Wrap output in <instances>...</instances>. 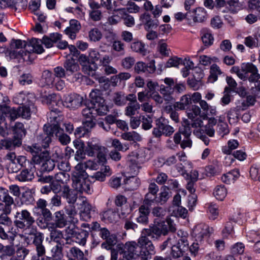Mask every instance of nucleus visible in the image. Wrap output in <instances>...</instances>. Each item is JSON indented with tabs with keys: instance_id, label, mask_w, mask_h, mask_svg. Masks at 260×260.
Masks as SVG:
<instances>
[{
	"instance_id": "obj_1",
	"label": "nucleus",
	"mask_w": 260,
	"mask_h": 260,
	"mask_svg": "<svg viewBox=\"0 0 260 260\" xmlns=\"http://www.w3.org/2000/svg\"><path fill=\"white\" fill-rule=\"evenodd\" d=\"M168 234L166 227L160 228L157 225H149L148 228L143 229L138 243L132 241L126 242L125 245L118 244V249L123 253V257L126 260L141 257L146 260L150 258L155 253V247L148 237L153 240H158L161 235Z\"/></svg>"
},
{
	"instance_id": "obj_2",
	"label": "nucleus",
	"mask_w": 260,
	"mask_h": 260,
	"mask_svg": "<svg viewBox=\"0 0 260 260\" xmlns=\"http://www.w3.org/2000/svg\"><path fill=\"white\" fill-rule=\"evenodd\" d=\"M53 73L54 74L48 70L44 71L41 77V84L58 91L62 90L66 86L65 82L62 79L66 76V71L62 67L58 66L53 69Z\"/></svg>"
},
{
	"instance_id": "obj_3",
	"label": "nucleus",
	"mask_w": 260,
	"mask_h": 260,
	"mask_svg": "<svg viewBox=\"0 0 260 260\" xmlns=\"http://www.w3.org/2000/svg\"><path fill=\"white\" fill-rule=\"evenodd\" d=\"M28 43L21 40L13 39L10 44L9 55L12 59H18L19 61L31 62L34 58H31L30 51H28Z\"/></svg>"
},
{
	"instance_id": "obj_4",
	"label": "nucleus",
	"mask_w": 260,
	"mask_h": 260,
	"mask_svg": "<svg viewBox=\"0 0 260 260\" xmlns=\"http://www.w3.org/2000/svg\"><path fill=\"white\" fill-rule=\"evenodd\" d=\"M62 131L61 128L57 124H53L51 125H45L44 126V133L37 137V143L33 145L34 149H36V153L41 151L42 148H46L51 143L54 135L57 134Z\"/></svg>"
},
{
	"instance_id": "obj_5",
	"label": "nucleus",
	"mask_w": 260,
	"mask_h": 260,
	"mask_svg": "<svg viewBox=\"0 0 260 260\" xmlns=\"http://www.w3.org/2000/svg\"><path fill=\"white\" fill-rule=\"evenodd\" d=\"M177 236L178 238L177 241L175 240L174 238L173 242H171V245H172V255L175 258L180 257L182 255V252L187 250L189 248L187 232L182 230H179L177 232Z\"/></svg>"
},
{
	"instance_id": "obj_6",
	"label": "nucleus",
	"mask_w": 260,
	"mask_h": 260,
	"mask_svg": "<svg viewBox=\"0 0 260 260\" xmlns=\"http://www.w3.org/2000/svg\"><path fill=\"white\" fill-rule=\"evenodd\" d=\"M191 130L189 124L185 123L180 127L178 132L174 136L173 140L176 145L180 144L182 149L191 148L192 141L190 139Z\"/></svg>"
},
{
	"instance_id": "obj_7",
	"label": "nucleus",
	"mask_w": 260,
	"mask_h": 260,
	"mask_svg": "<svg viewBox=\"0 0 260 260\" xmlns=\"http://www.w3.org/2000/svg\"><path fill=\"white\" fill-rule=\"evenodd\" d=\"M89 98L91 103L99 115H103L107 113L109 108L100 90L92 89L89 94Z\"/></svg>"
},
{
	"instance_id": "obj_8",
	"label": "nucleus",
	"mask_w": 260,
	"mask_h": 260,
	"mask_svg": "<svg viewBox=\"0 0 260 260\" xmlns=\"http://www.w3.org/2000/svg\"><path fill=\"white\" fill-rule=\"evenodd\" d=\"M89 98L91 103L99 115H103L107 113L109 108L100 90L92 89L89 94Z\"/></svg>"
},
{
	"instance_id": "obj_9",
	"label": "nucleus",
	"mask_w": 260,
	"mask_h": 260,
	"mask_svg": "<svg viewBox=\"0 0 260 260\" xmlns=\"http://www.w3.org/2000/svg\"><path fill=\"white\" fill-rule=\"evenodd\" d=\"M15 225L20 229L30 228L35 222L31 213L26 209L17 211L14 214Z\"/></svg>"
},
{
	"instance_id": "obj_10",
	"label": "nucleus",
	"mask_w": 260,
	"mask_h": 260,
	"mask_svg": "<svg viewBox=\"0 0 260 260\" xmlns=\"http://www.w3.org/2000/svg\"><path fill=\"white\" fill-rule=\"evenodd\" d=\"M206 12L203 8H197L188 12L187 23L190 25H194L197 23L202 22L206 19Z\"/></svg>"
},
{
	"instance_id": "obj_11",
	"label": "nucleus",
	"mask_w": 260,
	"mask_h": 260,
	"mask_svg": "<svg viewBox=\"0 0 260 260\" xmlns=\"http://www.w3.org/2000/svg\"><path fill=\"white\" fill-rule=\"evenodd\" d=\"M72 186L77 191L90 193V182L87 178L72 176Z\"/></svg>"
},
{
	"instance_id": "obj_12",
	"label": "nucleus",
	"mask_w": 260,
	"mask_h": 260,
	"mask_svg": "<svg viewBox=\"0 0 260 260\" xmlns=\"http://www.w3.org/2000/svg\"><path fill=\"white\" fill-rule=\"evenodd\" d=\"M88 56L92 63H98L100 66L110 63L112 60V57L109 55H103L95 49L89 50Z\"/></svg>"
},
{
	"instance_id": "obj_13",
	"label": "nucleus",
	"mask_w": 260,
	"mask_h": 260,
	"mask_svg": "<svg viewBox=\"0 0 260 260\" xmlns=\"http://www.w3.org/2000/svg\"><path fill=\"white\" fill-rule=\"evenodd\" d=\"M174 132V129L172 126L159 119L156 121V126L153 128L152 134L155 137H160L162 135L170 136Z\"/></svg>"
},
{
	"instance_id": "obj_14",
	"label": "nucleus",
	"mask_w": 260,
	"mask_h": 260,
	"mask_svg": "<svg viewBox=\"0 0 260 260\" xmlns=\"http://www.w3.org/2000/svg\"><path fill=\"white\" fill-rule=\"evenodd\" d=\"M83 101V96L77 94H73L65 96L62 104L68 108L75 109L81 106Z\"/></svg>"
},
{
	"instance_id": "obj_15",
	"label": "nucleus",
	"mask_w": 260,
	"mask_h": 260,
	"mask_svg": "<svg viewBox=\"0 0 260 260\" xmlns=\"http://www.w3.org/2000/svg\"><path fill=\"white\" fill-rule=\"evenodd\" d=\"M94 107H87L83 109L82 111V116L84 119L82 121V124L89 128H93L95 125V114L96 112Z\"/></svg>"
},
{
	"instance_id": "obj_16",
	"label": "nucleus",
	"mask_w": 260,
	"mask_h": 260,
	"mask_svg": "<svg viewBox=\"0 0 260 260\" xmlns=\"http://www.w3.org/2000/svg\"><path fill=\"white\" fill-rule=\"evenodd\" d=\"M32 160L35 164H41V170L43 171L49 172L52 170L55 166L53 159L48 158L46 156L45 157H42L41 154L34 155Z\"/></svg>"
},
{
	"instance_id": "obj_17",
	"label": "nucleus",
	"mask_w": 260,
	"mask_h": 260,
	"mask_svg": "<svg viewBox=\"0 0 260 260\" xmlns=\"http://www.w3.org/2000/svg\"><path fill=\"white\" fill-rule=\"evenodd\" d=\"M142 151L138 150L135 151H133L127 156V159L131 162L129 167L131 169L133 170V174L135 175L137 174L140 168V161L141 156L140 154Z\"/></svg>"
},
{
	"instance_id": "obj_18",
	"label": "nucleus",
	"mask_w": 260,
	"mask_h": 260,
	"mask_svg": "<svg viewBox=\"0 0 260 260\" xmlns=\"http://www.w3.org/2000/svg\"><path fill=\"white\" fill-rule=\"evenodd\" d=\"M47 205V201L43 199H39L37 202L36 205L33 208V212L35 214H39L40 212L38 211L40 210V211L43 216L48 219L51 218L52 214L50 211L46 208Z\"/></svg>"
},
{
	"instance_id": "obj_19",
	"label": "nucleus",
	"mask_w": 260,
	"mask_h": 260,
	"mask_svg": "<svg viewBox=\"0 0 260 260\" xmlns=\"http://www.w3.org/2000/svg\"><path fill=\"white\" fill-rule=\"evenodd\" d=\"M139 19L141 22V24L144 25V29L146 31L156 28L159 24L157 20H153L151 15L146 13L141 15Z\"/></svg>"
},
{
	"instance_id": "obj_20",
	"label": "nucleus",
	"mask_w": 260,
	"mask_h": 260,
	"mask_svg": "<svg viewBox=\"0 0 260 260\" xmlns=\"http://www.w3.org/2000/svg\"><path fill=\"white\" fill-rule=\"evenodd\" d=\"M81 200L80 217L83 220L87 221L90 219L91 212L93 211V208L85 198L82 197Z\"/></svg>"
},
{
	"instance_id": "obj_21",
	"label": "nucleus",
	"mask_w": 260,
	"mask_h": 260,
	"mask_svg": "<svg viewBox=\"0 0 260 260\" xmlns=\"http://www.w3.org/2000/svg\"><path fill=\"white\" fill-rule=\"evenodd\" d=\"M43 240L44 237L43 234L41 233H37L34 234L32 243L35 246L38 256H42L44 255L46 253L45 246L43 244Z\"/></svg>"
},
{
	"instance_id": "obj_22",
	"label": "nucleus",
	"mask_w": 260,
	"mask_h": 260,
	"mask_svg": "<svg viewBox=\"0 0 260 260\" xmlns=\"http://www.w3.org/2000/svg\"><path fill=\"white\" fill-rule=\"evenodd\" d=\"M18 113L16 109L11 108L7 104L0 105V117L5 120V117L9 118L11 120H14L18 118Z\"/></svg>"
},
{
	"instance_id": "obj_23",
	"label": "nucleus",
	"mask_w": 260,
	"mask_h": 260,
	"mask_svg": "<svg viewBox=\"0 0 260 260\" xmlns=\"http://www.w3.org/2000/svg\"><path fill=\"white\" fill-rule=\"evenodd\" d=\"M103 147L98 139L92 138L87 143L85 152L89 156H93Z\"/></svg>"
},
{
	"instance_id": "obj_24",
	"label": "nucleus",
	"mask_w": 260,
	"mask_h": 260,
	"mask_svg": "<svg viewBox=\"0 0 260 260\" xmlns=\"http://www.w3.org/2000/svg\"><path fill=\"white\" fill-rule=\"evenodd\" d=\"M36 171L35 165H30L29 168L23 170L19 174L16 176V179L19 181H27L32 180L34 177Z\"/></svg>"
},
{
	"instance_id": "obj_25",
	"label": "nucleus",
	"mask_w": 260,
	"mask_h": 260,
	"mask_svg": "<svg viewBox=\"0 0 260 260\" xmlns=\"http://www.w3.org/2000/svg\"><path fill=\"white\" fill-rule=\"evenodd\" d=\"M42 43L41 40L35 38L31 39L28 43L27 47L28 51H30L31 58H35L34 53L41 54L44 51Z\"/></svg>"
},
{
	"instance_id": "obj_26",
	"label": "nucleus",
	"mask_w": 260,
	"mask_h": 260,
	"mask_svg": "<svg viewBox=\"0 0 260 260\" xmlns=\"http://www.w3.org/2000/svg\"><path fill=\"white\" fill-rule=\"evenodd\" d=\"M18 113V117L21 116L23 118H29L32 113H35L37 109L32 103L19 107L16 109Z\"/></svg>"
},
{
	"instance_id": "obj_27",
	"label": "nucleus",
	"mask_w": 260,
	"mask_h": 260,
	"mask_svg": "<svg viewBox=\"0 0 260 260\" xmlns=\"http://www.w3.org/2000/svg\"><path fill=\"white\" fill-rule=\"evenodd\" d=\"M238 145L239 143L237 140H230L228 143V147H225L222 149L223 152L224 154L229 155L225 157L226 160L225 164L226 165H230L232 161L234 160L232 156L230 154L231 153L232 150L238 147Z\"/></svg>"
},
{
	"instance_id": "obj_28",
	"label": "nucleus",
	"mask_w": 260,
	"mask_h": 260,
	"mask_svg": "<svg viewBox=\"0 0 260 260\" xmlns=\"http://www.w3.org/2000/svg\"><path fill=\"white\" fill-rule=\"evenodd\" d=\"M209 234V228L207 225L203 223L197 225L192 231L193 235L197 240L201 241Z\"/></svg>"
},
{
	"instance_id": "obj_29",
	"label": "nucleus",
	"mask_w": 260,
	"mask_h": 260,
	"mask_svg": "<svg viewBox=\"0 0 260 260\" xmlns=\"http://www.w3.org/2000/svg\"><path fill=\"white\" fill-rule=\"evenodd\" d=\"M80 28L81 25L79 22L77 20L72 19L70 21V26L66 29L65 32L72 40H74L76 37V33Z\"/></svg>"
},
{
	"instance_id": "obj_30",
	"label": "nucleus",
	"mask_w": 260,
	"mask_h": 260,
	"mask_svg": "<svg viewBox=\"0 0 260 260\" xmlns=\"http://www.w3.org/2000/svg\"><path fill=\"white\" fill-rule=\"evenodd\" d=\"M191 104V95L187 94L182 96L179 101L175 102L174 104V107L177 109L184 110L188 109Z\"/></svg>"
},
{
	"instance_id": "obj_31",
	"label": "nucleus",
	"mask_w": 260,
	"mask_h": 260,
	"mask_svg": "<svg viewBox=\"0 0 260 260\" xmlns=\"http://www.w3.org/2000/svg\"><path fill=\"white\" fill-rule=\"evenodd\" d=\"M112 171L108 166H104L101 168L100 171H98L94 173L92 178L95 179L98 181L101 182L104 181L107 177H109L112 174Z\"/></svg>"
},
{
	"instance_id": "obj_32",
	"label": "nucleus",
	"mask_w": 260,
	"mask_h": 260,
	"mask_svg": "<svg viewBox=\"0 0 260 260\" xmlns=\"http://www.w3.org/2000/svg\"><path fill=\"white\" fill-rule=\"evenodd\" d=\"M139 215L137 218V221L138 223L143 224L148 223V215L150 213L149 207L146 206L145 205H142L139 209Z\"/></svg>"
},
{
	"instance_id": "obj_33",
	"label": "nucleus",
	"mask_w": 260,
	"mask_h": 260,
	"mask_svg": "<svg viewBox=\"0 0 260 260\" xmlns=\"http://www.w3.org/2000/svg\"><path fill=\"white\" fill-rule=\"evenodd\" d=\"M118 215L114 209H108L101 214V219L106 222L112 223L117 220Z\"/></svg>"
},
{
	"instance_id": "obj_34",
	"label": "nucleus",
	"mask_w": 260,
	"mask_h": 260,
	"mask_svg": "<svg viewBox=\"0 0 260 260\" xmlns=\"http://www.w3.org/2000/svg\"><path fill=\"white\" fill-rule=\"evenodd\" d=\"M2 198L3 202L5 204L3 211L5 214H9L11 212V206L14 204L13 198L9 194L8 190L5 189H4Z\"/></svg>"
},
{
	"instance_id": "obj_35",
	"label": "nucleus",
	"mask_w": 260,
	"mask_h": 260,
	"mask_svg": "<svg viewBox=\"0 0 260 260\" xmlns=\"http://www.w3.org/2000/svg\"><path fill=\"white\" fill-rule=\"evenodd\" d=\"M52 253V257H45L41 258V260H60L63 257L62 246L61 243H57L51 249Z\"/></svg>"
},
{
	"instance_id": "obj_36",
	"label": "nucleus",
	"mask_w": 260,
	"mask_h": 260,
	"mask_svg": "<svg viewBox=\"0 0 260 260\" xmlns=\"http://www.w3.org/2000/svg\"><path fill=\"white\" fill-rule=\"evenodd\" d=\"M254 65L251 63H243L241 64V69L239 70V74L237 76L242 80H246L247 78V74L249 72H253L254 70Z\"/></svg>"
},
{
	"instance_id": "obj_37",
	"label": "nucleus",
	"mask_w": 260,
	"mask_h": 260,
	"mask_svg": "<svg viewBox=\"0 0 260 260\" xmlns=\"http://www.w3.org/2000/svg\"><path fill=\"white\" fill-rule=\"evenodd\" d=\"M55 218L54 225L55 228H62L67 224V220L66 215L61 211H57L55 213Z\"/></svg>"
},
{
	"instance_id": "obj_38",
	"label": "nucleus",
	"mask_w": 260,
	"mask_h": 260,
	"mask_svg": "<svg viewBox=\"0 0 260 260\" xmlns=\"http://www.w3.org/2000/svg\"><path fill=\"white\" fill-rule=\"evenodd\" d=\"M100 236L102 239L106 240V242L110 244H115L116 243V236L114 234H111L108 229L105 228L100 229Z\"/></svg>"
},
{
	"instance_id": "obj_39",
	"label": "nucleus",
	"mask_w": 260,
	"mask_h": 260,
	"mask_svg": "<svg viewBox=\"0 0 260 260\" xmlns=\"http://www.w3.org/2000/svg\"><path fill=\"white\" fill-rule=\"evenodd\" d=\"M239 176L240 173L239 170H234L223 175L221 177V180L225 183L231 184V183H233Z\"/></svg>"
},
{
	"instance_id": "obj_40",
	"label": "nucleus",
	"mask_w": 260,
	"mask_h": 260,
	"mask_svg": "<svg viewBox=\"0 0 260 260\" xmlns=\"http://www.w3.org/2000/svg\"><path fill=\"white\" fill-rule=\"evenodd\" d=\"M30 98L29 94L26 95L23 91H21L15 95L13 101L19 105H26L32 103L29 99Z\"/></svg>"
},
{
	"instance_id": "obj_41",
	"label": "nucleus",
	"mask_w": 260,
	"mask_h": 260,
	"mask_svg": "<svg viewBox=\"0 0 260 260\" xmlns=\"http://www.w3.org/2000/svg\"><path fill=\"white\" fill-rule=\"evenodd\" d=\"M222 73L219 67L216 64L211 65L210 68V75L208 77V81L214 83L218 78V76Z\"/></svg>"
},
{
	"instance_id": "obj_42",
	"label": "nucleus",
	"mask_w": 260,
	"mask_h": 260,
	"mask_svg": "<svg viewBox=\"0 0 260 260\" xmlns=\"http://www.w3.org/2000/svg\"><path fill=\"white\" fill-rule=\"evenodd\" d=\"M64 68L67 72L73 74L80 69L79 64L73 58H69L64 63Z\"/></svg>"
},
{
	"instance_id": "obj_43",
	"label": "nucleus",
	"mask_w": 260,
	"mask_h": 260,
	"mask_svg": "<svg viewBox=\"0 0 260 260\" xmlns=\"http://www.w3.org/2000/svg\"><path fill=\"white\" fill-rule=\"evenodd\" d=\"M22 144V141L19 138H16L14 137L13 139H6L2 140V145L8 149H13L16 147L20 146Z\"/></svg>"
},
{
	"instance_id": "obj_44",
	"label": "nucleus",
	"mask_w": 260,
	"mask_h": 260,
	"mask_svg": "<svg viewBox=\"0 0 260 260\" xmlns=\"http://www.w3.org/2000/svg\"><path fill=\"white\" fill-rule=\"evenodd\" d=\"M132 50L136 52L139 53L142 55H145L147 53V49L144 43L140 41H136L131 44Z\"/></svg>"
},
{
	"instance_id": "obj_45",
	"label": "nucleus",
	"mask_w": 260,
	"mask_h": 260,
	"mask_svg": "<svg viewBox=\"0 0 260 260\" xmlns=\"http://www.w3.org/2000/svg\"><path fill=\"white\" fill-rule=\"evenodd\" d=\"M14 132V137L19 138L22 141V138L25 136L26 131L24 125L20 122H16L12 128Z\"/></svg>"
},
{
	"instance_id": "obj_46",
	"label": "nucleus",
	"mask_w": 260,
	"mask_h": 260,
	"mask_svg": "<svg viewBox=\"0 0 260 260\" xmlns=\"http://www.w3.org/2000/svg\"><path fill=\"white\" fill-rule=\"evenodd\" d=\"M123 14V10L122 9L115 10L113 14L109 17L107 23L109 25H116L118 23L121 19L122 14Z\"/></svg>"
},
{
	"instance_id": "obj_47",
	"label": "nucleus",
	"mask_w": 260,
	"mask_h": 260,
	"mask_svg": "<svg viewBox=\"0 0 260 260\" xmlns=\"http://www.w3.org/2000/svg\"><path fill=\"white\" fill-rule=\"evenodd\" d=\"M86 167L84 162H79L75 167V170L73 172L72 176L87 178V174L85 171Z\"/></svg>"
},
{
	"instance_id": "obj_48",
	"label": "nucleus",
	"mask_w": 260,
	"mask_h": 260,
	"mask_svg": "<svg viewBox=\"0 0 260 260\" xmlns=\"http://www.w3.org/2000/svg\"><path fill=\"white\" fill-rule=\"evenodd\" d=\"M140 108V105L138 102L129 103L125 109V115L132 117L135 115Z\"/></svg>"
},
{
	"instance_id": "obj_49",
	"label": "nucleus",
	"mask_w": 260,
	"mask_h": 260,
	"mask_svg": "<svg viewBox=\"0 0 260 260\" xmlns=\"http://www.w3.org/2000/svg\"><path fill=\"white\" fill-rule=\"evenodd\" d=\"M89 233L86 230H81L75 233L73 237L75 238L76 242L80 245L84 246L86 242Z\"/></svg>"
},
{
	"instance_id": "obj_50",
	"label": "nucleus",
	"mask_w": 260,
	"mask_h": 260,
	"mask_svg": "<svg viewBox=\"0 0 260 260\" xmlns=\"http://www.w3.org/2000/svg\"><path fill=\"white\" fill-rule=\"evenodd\" d=\"M213 194L216 199L222 201L227 194V190L224 185H217L214 189Z\"/></svg>"
},
{
	"instance_id": "obj_51",
	"label": "nucleus",
	"mask_w": 260,
	"mask_h": 260,
	"mask_svg": "<svg viewBox=\"0 0 260 260\" xmlns=\"http://www.w3.org/2000/svg\"><path fill=\"white\" fill-rule=\"evenodd\" d=\"M121 137L123 140L129 141H140L142 140L141 135L135 131L123 133Z\"/></svg>"
},
{
	"instance_id": "obj_52",
	"label": "nucleus",
	"mask_w": 260,
	"mask_h": 260,
	"mask_svg": "<svg viewBox=\"0 0 260 260\" xmlns=\"http://www.w3.org/2000/svg\"><path fill=\"white\" fill-rule=\"evenodd\" d=\"M218 61V58L211 57L208 55H202L199 56V63L204 66H208L212 62H216Z\"/></svg>"
},
{
	"instance_id": "obj_53",
	"label": "nucleus",
	"mask_w": 260,
	"mask_h": 260,
	"mask_svg": "<svg viewBox=\"0 0 260 260\" xmlns=\"http://www.w3.org/2000/svg\"><path fill=\"white\" fill-rule=\"evenodd\" d=\"M227 117L230 124L237 123L239 120L238 109L235 108L230 109L227 113Z\"/></svg>"
},
{
	"instance_id": "obj_54",
	"label": "nucleus",
	"mask_w": 260,
	"mask_h": 260,
	"mask_svg": "<svg viewBox=\"0 0 260 260\" xmlns=\"http://www.w3.org/2000/svg\"><path fill=\"white\" fill-rule=\"evenodd\" d=\"M111 144L112 146L115 148L116 149L123 152L128 150L129 147V144L128 143H122L119 140L117 139H112Z\"/></svg>"
},
{
	"instance_id": "obj_55",
	"label": "nucleus",
	"mask_w": 260,
	"mask_h": 260,
	"mask_svg": "<svg viewBox=\"0 0 260 260\" xmlns=\"http://www.w3.org/2000/svg\"><path fill=\"white\" fill-rule=\"evenodd\" d=\"M60 114V111L56 108L51 109L49 114L48 115V117L49 119L50 122L51 124H46L47 125H51L53 124H57L59 127L57 119L59 117Z\"/></svg>"
},
{
	"instance_id": "obj_56",
	"label": "nucleus",
	"mask_w": 260,
	"mask_h": 260,
	"mask_svg": "<svg viewBox=\"0 0 260 260\" xmlns=\"http://www.w3.org/2000/svg\"><path fill=\"white\" fill-rule=\"evenodd\" d=\"M102 37V34L98 28H93L88 32V38L91 41H99L101 40Z\"/></svg>"
},
{
	"instance_id": "obj_57",
	"label": "nucleus",
	"mask_w": 260,
	"mask_h": 260,
	"mask_svg": "<svg viewBox=\"0 0 260 260\" xmlns=\"http://www.w3.org/2000/svg\"><path fill=\"white\" fill-rule=\"evenodd\" d=\"M123 10V14H122L121 19L123 20V23L127 27H133L135 24L134 17L129 15L125 12V9Z\"/></svg>"
},
{
	"instance_id": "obj_58",
	"label": "nucleus",
	"mask_w": 260,
	"mask_h": 260,
	"mask_svg": "<svg viewBox=\"0 0 260 260\" xmlns=\"http://www.w3.org/2000/svg\"><path fill=\"white\" fill-rule=\"evenodd\" d=\"M70 253L77 260H87V258L84 256L83 252L77 247H72L70 249Z\"/></svg>"
},
{
	"instance_id": "obj_59",
	"label": "nucleus",
	"mask_w": 260,
	"mask_h": 260,
	"mask_svg": "<svg viewBox=\"0 0 260 260\" xmlns=\"http://www.w3.org/2000/svg\"><path fill=\"white\" fill-rule=\"evenodd\" d=\"M169 198L168 187L165 185L161 188V192L159 193V198L157 200V203L163 204L167 201Z\"/></svg>"
},
{
	"instance_id": "obj_60",
	"label": "nucleus",
	"mask_w": 260,
	"mask_h": 260,
	"mask_svg": "<svg viewBox=\"0 0 260 260\" xmlns=\"http://www.w3.org/2000/svg\"><path fill=\"white\" fill-rule=\"evenodd\" d=\"M167 224H165L164 221L160 222L156 224H151V225H157L159 227L161 228L163 226H165L166 227L167 230L168 232V226L169 227V231L171 232H175L176 230V224H175L174 221L171 218H167L166 219Z\"/></svg>"
},
{
	"instance_id": "obj_61",
	"label": "nucleus",
	"mask_w": 260,
	"mask_h": 260,
	"mask_svg": "<svg viewBox=\"0 0 260 260\" xmlns=\"http://www.w3.org/2000/svg\"><path fill=\"white\" fill-rule=\"evenodd\" d=\"M78 60L80 64L83 67V71L87 73V72L89 71V68H90L89 65L90 60L89 56L87 57L84 54H81L80 55Z\"/></svg>"
},
{
	"instance_id": "obj_62",
	"label": "nucleus",
	"mask_w": 260,
	"mask_h": 260,
	"mask_svg": "<svg viewBox=\"0 0 260 260\" xmlns=\"http://www.w3.org/2000/svg\"><path fill=\"white\" fill-rule=\"evenodd\" d=\"M113 101L117 106H122L125 104V97L122 92H116L113 94Z\"/></svg>"
},
{
	"instance_id": "obj_63",
	"label": "nucleus",
	"mask_w": 260,
	"mask_h": 260,
	"mask_svg": "<svg viewBox=\"0 0 260 260\" xmlns=\"http://www.w3.org/2000/svg\"><path fill=\"white\" fill-rule=\"evenodd\" d=\"M15 251L13 242H11L10 244L3 246L1 252L5 255L11 256L15 254Z\"/></svg>"
},
{
	"instance_id": "obj_64",
	"label": "nucleus",
	"mask_w": 260,
	"mask_h": 260,
	"mask_svg": "<svg viewBox=\"0 0 260 260\" xmlns=\"http://www.w3.org/2000/svg\"><path fill=\"white\" fill-rule=\"evenodd\" d=\"M142 127L145 130H148L152 127V119L149 116L142 117Z\"/></svg>"
}]
</instances>
